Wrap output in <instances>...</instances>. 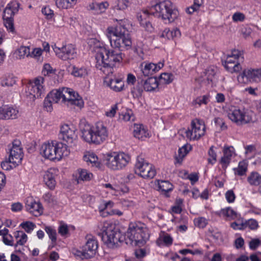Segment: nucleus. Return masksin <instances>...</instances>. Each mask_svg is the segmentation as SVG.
Here are the masks:
<instances>
[{
  "mask_svg": "<svg viewBox=\"0 0 261 261\" xmlns=\"http://www.w3.org/2000/svg\"><path fill=\"white\" fill-rule=\"evenodd\" d=\"M88 43L91 49L95 53L96 66L107 74L104 83L115 92H120L125 89L124 83L121 77L111 76L113 68L122 60L120 51L110 49L105 45L94 38L90 39Z\"/></svg>",
  "mask_w": 261,
  "mask_h": 261,
  "instance_id": "f257e3e1",
  "label": "nucleus"
},
{
  "mask_svg": "<svg viewBox=\"0 0 261 261\" xmlns=\"http://www.w3.org/2000/svg\"><path fill=\"white\" fill-rule=\"evenodd\" d=\"M116 21V24L107 28L105 34L109 39L112 47L119 48L121 50L128 49L132 45L128 31L124 27L122 20H117Z\"/></svg>",
  "mask_w": 261,
  "mask_h": 261,
  "instance_id": "f03ea898",
  "label": "nucleus"
},
{
  "mask_svg": "<svg viewBox=\"0 0 261 261\" xmlns=\"http://www.w3.org/2000/svg\"><path fill=\"white\" fill-rule=\"evenodd\" d=\"M80 130L82 139L89 144H101L108 138V128L102 122L91 125L82 121L80 123Z\"/></svg>",
  "mask_w": 261,
  "mask_h": 261,
  "instance_id": "7ed1b4c3",
  "label": "nucleus"
},
{
  "mask_svg": "<svg viewBox=\"0 0 261 261\" xmlns=\"http://www.w3.org/2000/svg\"><path fill=\"white\" fill-rule=\"evenodd\" d=\"M63 142L46 141L41 145L40 153L45 159L58 162L70 155L71 150Z\"/></svg>",
  "mask_w": 261,
  "mask_h": 261,
  "instance_id": "20e7f679",
  "label": "nucleus"
},
{
  "mask_svg": "<svg viewBox=\"0 0 261 261\" xmlns=\"http://www.w3.org/2000/svg\"><path fill=\"white\" fill-rule=\"evenodd\" d=\"M150 12L166 24L174 22L179 16L177 8L169 0L163 1L151 6Z\"/></svg>",
  "mask_w": 261,
  "mask_h": 261,
  "instance_id": "39448f33",
  "label": "nucleus"
},
{
  "mask_svg": "<svg viewBox=\"0 0 261 261\" xmlns=\"http://www.w3.org/2000/svg\"><path fill=\"white\" fill-rule=\"evenodd\" d=\"M59 103L70 108L81 109L84 102L82 97L73 89L63 87L54 90Z\"/></svg>",
  "mask_w": 261,
  "mask_h": 261,
  "instance_id": "423d86ee",
  "label": "nucleus"
},
{
  "mask_svg": "<svg viewBox=\"0 0 261 261\" xmlns=\"http://www.w3.org/2000/svg\"><path fill=\"white\" fill-rule=\"evenodd\" d=\"M96 230L98 235L101 236L104 244L109 248L116 247L118 243L121 241L120 232L115 225L110 222L103 221L98 223Z\"/></svg>",
  "mask_w": 261,
  "mask_h": 261,
  "instance_id": "0eeeda50",
  "label": "nucleus"
},
{
  "mask_svg": "<svg viewBox=\"0 0 261 261\" xmlns=\"http://www.w3.org/2000/svg\"><path fill=\"white\" fill-rule=\"evenodd\" d=\"M126 237L127 244L141 247L149 239L148 230L144 224L131 223L126 233Z\"/></svg>",
  "mask_w": 261,
  "mask_h": 261,
  "instance_id": "6e6552de",
  "label": "nucleus"
},
{
  "mask_svg": "<svg viewBox=\"0 0 261 261\" xmlns=\"http://www.w3.org/2000/svg\"><path fill=\"white\" fill-rule=\"evenodd\" d=\"M102 160L110 170L119 171L124 169L128 165L131 157L123 151H110L103 154Z\"/></svg>",
  "mask_w": 261,
  "mask_h": 261,
  "instance_id": "1a4fd4ad",
  "label": "nucleus"
},
{
  "mask_svg": "<svg viewBox=\"0 0 261 261\" xmlns=\"http://www.w3.org/2000/svg\"><path fill=\"white\" fill-rule=\"evenodd\" d=\"M227 115L229 120L237 125H243L252 122L254 113L248 109H240L230 106L227 111Z\"/></svg>",
  "mask_w": 261,
  "mask_h": 261,
  "instance_id": "9d476101",
  "label": "nucleus"
},
{
  "mask_svg": "<svg viewBox=\"0 0 261 261\" xmlns=\"http://www.w3.org/2000/svg\"><path fill=\"white\" fill-rule=\"evenodd\" d=\"M98 243L97 239L92 236H87L86 243L81 249L74 250V255L80 259H88L94 256L97 252Z\"/></svg>",
  "mask_w": 261,
  "mask_h": 261,
  "instance_id": "9b49d317",
  "label": "nucleus"
},
{
  "mask_svg": "<svg viewBox=\"0 0 261 261\" xmlns=\"http://www.w3.org/2000/svg\"><path fill=\"white\" fill-rule=\"evenodd\" d=\"M44 79L38 76L29 81L23 82L25 86V93L27 96L34 100L36 98H41L45 91Z\"/></svg>",
  "mask_w": 261,
  "mask_h": 261,
  "instance_id": "f8f14e48",
  "label": "nucleus"
},
{
  "mask_svg": "<svg viewBox=\"0 0 261 261\" xmlns=\"http://www.w3.org/2000/svg\"><path fill=\"white\" fill-rule=\"evenodd\" d=\"M75 130V127L72 124H64L61 126L60 138L68 147L69 150L75 147L77 144L78 140Z\"/></svg>",
  "mask_w": 261,
  "mask_h": 261,
  "instance_id": "ddd939ff",
  "label": "nucleus"
},
{
  "mask_svg": "<svg viewBox=\"0 0 261 261\" xmlns=\"http://www.w3.org/2000/svg\"><path fill=\"white\" fill-rule=\"evenodd\" d=\"M135 172L144 179L153 178L156 174L154 166L141 158L137 159L135 165Z\"/></svg>",
  "mask_w": 261,
  "mask_h": 261,
  "instance_id": "4468645a",
  "label": "nucleus"
},
{
  "mask_svg": "<svg viewBox=\"0 0 261 261\" xmlns=\"http://www.w3.org/2000/svg\"><path fill=\"white\" fill-rule=\"evenodd\" d=\"M204 122L199 119H194L191 123V127L185 132L186 138L190 141L200 139L205 133Z\"/></svg>",
  "mask_w": 261,
  "mask_h": 261,
  "instance_id": "2eb2a0df",
  "label": "nucleus"
},
{
  "mask_svg": "<svg viewBox=\"0 0 261 261\" xmlns=\"http://www.w3.org/2000/svg\"><path fill=\"white\" fill-rule=\"evenodd\" d=\"M239 83H257L261 81V68H247L238 76Z\"/></svg>",
  "mask_w": 261,
  "mask_h": 261,
  "instance_id": "dca6fc26",
  "label": "nucleus"
},
{
  "mask_svg": "<svg viewBox=\"0 0 261 261\" xmlns=\"http://www.w3.org/2000/svg\"><path fill=\"white\" fill-rule=\"evenodd\" d=\"M241 52L238 50H233L230 54L226 56L223 64L225 68L229 72H239L241 66L239 63V59L241 57Z\"/></svg>",
  "mask_w": 261,
  "mask_h": 261,
  "instance_id": "f3484780",
  "label": "nucleus"
},
{
  "mask_svg": "<svg viewBox=\"0 0 261 261\" xmlns=\"http://www.w3.org/2000/svg\"><path fill=\"white\" fill-rule=\"evenodd\" d=\"M52 48L56 55L64 61L74 59L77 56L76 48L71 44L63 45L61 48L55 44L52 45Z\"/></svg>",
  "mask_w": 261,
  "mask_h": 261,
  "instance_id": "a211bd4d",
  "label": "nucleus"
},
{
  "mask_svg": "<svg viewBox=\"0 0 261 261\" xmlns=\"http://www.w3.org/2000/svg\"><path fill=\"white\" fill-rule=\"evenodd\" d=\"M25 210L35 217L41 216L43 213L42 204L35 200L32 197H28L24 201Z\"/></svg>",
  "mask_w": 261,
  "mask_h": 261,
  "instance_id": "6ab92c4d",
  "label": "nucleus"
},
{
  "mask_svg": "<svg viewBox=\"0 0 261 261\" xmlns=\"http://www.w3.org/2000/svg\"><path fill=\"white\" fill-rule=\"evenodd\" d=\"M8 157L1 163L2 168L9 171L16 167V146L13 142L12 146L9 148Z\"/></svg>",
  "mask_w": 261,
  "mask_h": 261,
  "instance_id": "aec40b11",
  "label": "nucleus"
},
{
  "mask_svg": "<svg viewBox=\"0 0 261 261\" xmlns=\"http://www.w3.org/2000/svg\"><path fill=\"white\" fill-rule=\"evenodd\" d=\"M59 174V170L56 168H50L44 171L43 174V181L48 189L53 190L55 189L56 178Z\"/></svg>",
  "mask_w": 261,
  "mask_h": 261,
  "instance_id": "412c9836",
  "label": "nucleus"
},
{
  "mask_svg": "<svg viewBox=\"0 0 261 261\" xmlns=\"http://www.w3.org/2000/svg\"><path fill=\"white\" fill-rule=\"evenodd\" d=\"M164 65V61H160L158 63L143 62L140 65V68L144 76L154 74L161 70Z\"/></svg>",
  "mask_w": 261,
  "mask_h": 261,
  "instance_id": "4be33fe9",
  "label": "nucleus"
},
{
  "mask_svg": "<svg viewBox=\"0 0 261 261\" xmlns=\"http://www.w3.org/2000/svg\"><path fill=\"white\" fill-rule=\"evenodd\" d=\"M15 8L12 7L9 4L5 8L3 14L4 25L8 31L12 33H14L15 31L13 17L15 15Z\"/></svg>",
  "mask_w": 261,
  "mask_h": 261,
  "instance_id": "5701e85b",
  "label": "nucleus"
},
{
  "mask_svg": "<svg viewBox=\"0 0 261 261\" xmlns=\"http://www.w3.org/2000/svg\"><path fill=\"white\" fill-rule=\"evenodd\" d=\"M43 49L40 47H34L30 51V57L34 59L35 60L42 62L43 61L42 57L43 52L49 53L50 51V46L48 43L43 42L42 44Z\"/></svg>",
  "mask_w": 261,
  "mask_h": 261,
  "instance_id": "b1692460",
  "label": "nucleus"
},
{
  "mask_svg": "<svg viewBox=\"0 0 261 261\" xmlns=\"http://www.w3.org/2000/svg\"><path fill=\"white\" fill-rule=\"evenodd\" d=\"M74 180L77 182L87 181L92 179L93 177V174L85 169L79 168L77 169L73 174Z\"/></svg>",
  "mask_w": 261,
  "mask_h": 261,
  "instance_id": "393cba45",
  "label": "nucleus"
},
{
  "mask_svg": "<svg viewBox=\"0 0 261 261\" xmlns=\"http://www.w3.org/2000/svg\"><path fill=\"white\" fill-rule=\"evenodd\" d=\"M235 156V150L232 146L224 147L223 149V155L220 160V163L222 164V167L226 168L232 158Z\"/></svg>",
  "mask_w": 261,
  "mask_h": 261,
  "instance_id": "a878e982",
  "label": "nucleus"
},
{
  "mask_svg": "<svg viewBox=\"0 0 261 261\" xmlns=\"http://www.w3.org/2000/svg\"><path fill=\"white\" fill-rule=\"evenodd\" d=\"M83 160L88 165L92 167L98 169H100L102 167V164L97 156L92 152H85L83 156Z\"/></svg>",
  "mask_w": 261,
  "mask_h": 261,
  "instance_id": "bb28decb",
  "label": "nucleus"
},
{
  "mask_svg": "<svg viewBox=\"0 0 261 261\" xmlns=\"http://www.w3.org/2000/svg\"><path fill=\"white\" fill-rule=\"evenodd\" d=\"M144 90L146 91H156L159 86V80L156 77H150L142 81Z\"/></svg>",
  "mask_w": 261,
  "mask_h": 261,
  "instance_id": "cd10ccee",
  "label": "nucleus"
},
{
  "mask_svg": "<svg viewBox=\"0 0 261 261\" xmlns=\"http://www.w3.org/2000/svg\"><path fill=\"white\" fill-rule=\"evenodd\" d=\"M133 134L135 138L142 140L149 137V136L146 128L141 124H134Z\"/></svg>",
  "mask_w": 261,
  "mask_h": 261,
  "instance_id": "c85d7f7f",
  "label": "nucleus"
},
{
  "mask_svg": "<svg viewBox=\"0 0 261 261\" xmlns=\"http://www.w3.org/2000/svg\"><path fill=\"white\" fill-rule=\"evenodd\" d=\"M102 187L106 189V192L112 195L118 196L121 194V193H124L128 191L127 188L124 189H121L119 186L116 184H111L107 183L102 185Z\"/></svg>",
  "mask_w": 261,
  "mask_h": 261,
  "instance_id": "c756f323",
  "label": "nucleus"
},
{
  "mask_svg": "<svg viewBox=\"0 0 261 261\" xmlns=\"http://www.w3.org/2000/svg\"><path fill=\"white\" fill-rule=\"evenodd\" d=\"M53 103H59L54 90L50 91L45 98L43 103L44 108L47 111L51 112L53 110L52 105Z\"/></svg>",
  "mask_w": 261,
  "mask_h": 261,
  "instance_id": "7c9ffc66",
  "label": "nucleus"
},
{
  "mask_svg": "<svg viewBox=\"0 0 261 261\" xmlns=\"http://www.w3.org/2000/svg\"><path fill=\"white\" fill-rule=\"evenodd\" d=\"M192 147L189 144H186L179 148L178 151V155L176 157V162L180 164L184 158L192 150Z\"/></svg>",
  "mask_w": 261,
  "mask_h": 261,
  "instance_id": "2f4dec72",
  "label": "nucleus"
},
{
  "mask_svg": "<svg viewBox=\"0 0 261 261\" xmlns=\"http://www.w3.org/2000/svg\"><path fill=\"white\" fill-rule=\"evenodd\" d=\"M173 243V239L167 233H162L156 241L157 244L161 247L169 246Z\"/></svg>",
  "mask_w": 261,
  "mask_h": 261,
  "instance_id": "473e14b6",
  "label": "nucleus"
},
{
  "mask_svg": "<svg viewBox=\"0 0 261 261\" xmlns=\"http://www.w3.org/2000/svg\"><path fill=\"white\" fill-rule=\"evenodd\" d=\"M71 74L76 77H85L88 74L87 69L84 67H71Z\"/></svg>",
  "mask_w": 261,
  "mask_h": 261,
  "instance_id": "72a5a7b5",
  "label": "nucleus"
},
{
  "mask_svg": "<svg viewBox=\"0 0 261 261\" xmlns=\"http://www.w3.org/2000/svg\"><path fill=\"white\" fill-rule=\"evenodd\" d=\"M220 214L221 216L227 217L230 219H234L239 217V214L230 207H227L222 209Z\"/></svg>",
  "mask_w": 261,
  "mask_h": 261,
  "instance_id": "f704fd0d",
  "label": "nucleus"
},
{
  "mask_svg": "<svg viewBox=\"0 0 261 261\" xmlns=\"http://www.w3.org/2000/svg\"><path fill=\"white\" fill-rule=\"evenodd\" d=\"M248 168V162L243 160L239 163L237 167L234 168L233 170L236 175L242 176L246 174Z\"/></svg>",
  "mask_w": 261,
  "mask_h": 261,
  "instance_id": "c9c22d12",
  "label": "nucleus"
},
{
  "mask_svg": "<svg viewBox=\"0 0 261 261\" xmlns=\"http://www.w3.org/2000/svg\"><path fill=\"white\" fill-rule=\"evenodd\" d=\"M247 181L251 186H258L261 184V175L257 172H252L248 175Z\"/></svg>",
  "mask_w": 261,
  "mask_h": 261,
  "instance_id": "e433bc0d",
  "label": "nucleus"
},
{
  "mask_svg": "<svg viewBox=\"0 0 261 261\" xmlns=\"http://www.w3.org/2000/svg\"><path fill=\"white\" fill-rule=\"evenodd\" d=\"M15 110L8 106L0 108V120L9 119L14 113Z\"/></svg>",
  "mask_w": 261,
  "mask_h": 261,
  "instance_id": "4c0bfd02",
  "label": "nucleus"
},
{
  "mask_svg": "<svg viewBox=\"0 0 261 261\" xmlns=\"http://www.w3.org/2000/svg\"><path fill=\"white\" fill-rule=\"evenodd\" d=\"M203 81H206L208 83H213L216 80V72L212 67H209L202 75Z\"/></svg>",
  "mask_w": 261,
  "mask_h": 261,
  "instance_id": "58836bf2",
  "label": "nucleus"
},
{
  "mask_svg": "<svg viewBox=\"0 0 261 261\" xmlns=\"http://www.w3.org/2000/svg\"><path fill=\"white\" fill-rule=\"evenodd\" d=\"M77 0H56L57 6L60 9H68L76 3Z\"/></svg>",
  "mask_w": 261,
  "mask_h": 261,
  "instance_id": "ea45409f",
  "label": "nucleus"
},
{
  "mask_svg": "<svg viewBox=\"0 0 261 261\" xmlns=\"http://www.w3.org/2000/svg\"><path fill=\"white\" fill-rule=\"evenodd\" d=\"M152 14L149 10L147 9H142L137 13L136 17L141 25H144V22L147 20L149 14Z\"/></svg>",
  "mask_w": 261,
  "mask_h": 261,
  "instance_id": "a19ab883",
  "label": "nucleus"
},
{
  "mask_svg": "<svg viewBox=\"0 0 261 261\" xmlns=\"http://www.w3.org/2000/svg\"><path fill=\"white\" fill-rule=\"evenodd\" d=\"M109 4L107 2L101 3H93L89 5V8L91 10H95L97 13H101L104 12L109 7Z\"/></svg>",
  "mask_w": 261,
  "mask_h": 261,
  "instance_id": "79ce46f5",
  "label": "nucleus"
},
{
  "mask_svg": "<svg viewBox=\"0 0 261 261\" xmlns=\"http://www.w3.org/2000/svg\"><path fill=\"white\" fill-rule=\"evenodd\" d=\"M218 148L216 146H212L208 151V158L207 159L208 163L211 165H214L217 161V153L218 152Z\"/></svg>",
  "mask_w": 261,
  "mask_h": 261,
  "instance_id": "37998d69",
  "label": "nucleus"
},
{
  "mask_svg": "<svg viewBox=\"0 0 261 261\" xmlns=\"http://www.w3.org/2000/svg\"><path fill=\"white\" fill-rule=\"evenodd\" d=\"M157 182L159 190L163 192L167 193L173 190V185L168 181L158 180Z\"/></svg>",
  "mask_w": 261,
  "mask_h": 261,
  "instance_id": "c03bdc74",
  "label": "nucleus"
},
{
  "mask_svg": "<svg viewBox=\"0 0 261 261\" xmlns=\"http://www.w3.org/2000/svg\"><path fill=\"white\" fill-rule=\"evenodd\" d=\"M210 100V94H205L198 96L193 100L192 103L194 106L200 107L201 105H206Z\"/></svg>",
  "mask_w": 261,
  "mask_h": 261,
  "instance_id": "a18cd8bd",
  "label": "nucleus"
},
{
  "mask_svg": "<svg viewBox=\"0 0 261 261\" xmlns=\"http://www.w3.org/2000/svg\"><path fill=\"white\" fill-rule=\"evenodd\" d=\"M19 228L24 230L26 232L31 233L36 228V224L30 221H24L21 223Z\"/></svg>",
  "mask_w": 261,
  "mask_h": 261,
  "instance_id": "49530a36",
  "label": "nucleus"
},
{
  "mask_svg": "<svg viewBox=\"0 0 261 261\" xmlns=\"http://www.w3.org/2000/svg\"><path fill=\"white\" fill-rule=\"evenodd\" d=\"M159 80V85L161 84H168L173 80V76L171 73L164 72L162 73Z\"/></svg>",
  "mask_w": 261,
  "mask_h": 261,
  "instance_id": "de8ad7c7",
  "label": "nucleus"
},
{
  "mask_svg": "<svg viewBox=\"0 0 261 261\" xmlns=\"http://www.w3.org/2000/svg\"><path fill=\"white\" fill-rule=\"evenodd\" d=\"M114 206V203L112 201H102L99 205L98 209L100 213H102L101 215L103 216H106L107 215L105 214V211H108V209L111 208Z\"/></svg>",
  "mask_w": 261,
  "mask_h": 261,
  "instance_id": "09e8293b",
  "label": "nucleus"
},
{
  "mask_svg": "<svg viewBox=\"0 0 261 261\" xmlns=\"http://www.w3.org/2000/svg\"><path fill=\"white\" fill-rule=\"evenodd\" d=\"M70 228H74L72 226H68L67 224L61 222L58 228L59 233L62 236H66L68 234Z\"/></svg>",
  "mask_w": 261,
  "mask_h": 261,
  "instance_id": "8fccbe9b",
  "label": "nucleus"
},
{
  "mask_svg": "<svg viewBox=\"0 0 261 261\" xmlns=\"http://www.w3.org/2000/svg\"><path fill=\"white\" fill-rule=\"evenodd\" d=\"M56 69L53 68L48 63L44 64L42 70V74L44 76H53L55 74Z\"/></svg>",
  "mask_w": 261,
  "mask_h": 261,
  "instance_id": "3c124183",
  "label": "nucleus"
},
{
  "mask_svg": "<svg viewBox=\"0 0 261 261\" xmlns=\"http://www.w3.org/2000/svg\"><path fill=\"white\" fill-rule=\"evenodd\" d=\"M45 230L51 241L54 243L56 242L57 240V232L56 230L51 226H46Z\"/></svg>",
  "mask_w": 261,
  "mask_h": 261,
  "instance_id": "603ef678",
  "label": "nucleus"
},
{
  "mask_svg": "<svg viewBox=\"0 0 261 261\" xmlns=\"http://www.w3.org/2000/svg\"><path fill=\"white\" fill-rule=\"evenodd\" d=\"M202 4L203 0H194V5L187 9V12L189 14L193 13L199 9Z\"/></svg>",
  "mask_w": 261,
  "mask_h": 261,
  "instance_id": "864d4df0",
  "label": "nucleus"
},
{
  "mask_svg": "<svg viewBox=\"0 0 261 261\" xmlns=\"http://www.w3.org/2000/svg\"><path fill=\"white\" fill-rule=\"evenodd\" d=\"M118 110V105L115 104L112 106L105 111V115L109 118H113L115 116V114Z\"/></svg>",
  "mask_w": 261,
  "mask_h": 261,
  "instance_id": "5fc2aeb1",
  "label": "nucleus"
},
{
  "mask_svg": "<svg viewBox=\"0 0 261 261\" xmlns=\"http://www.w3.org/2000/svg\"><path fill=\"white\" fill-rule=\"evenodd\" d=\"M133 117V112L130 110H127L125 112H122L119 116V119L124 121H130Z\"/></svg>",
  "mask_w": 261,
  "mask_h": 261,
  "instance_id": "6e6d98bb",
  "label": "nucleus"
},
{
  "mask_svg": "<svg viewBox=\"0 0 261 261\" xmlns=\"http://www.w3.org/2000/svg\"><path fill=\"white\" fill-rule=\"evenodd\" d=\"M28 240L27 235L22 231H17V244L23 245Z\"/></svg>",
  "mask_w": 261,
  "mask_h": 261,
  "instance_id": "4d7b16f0",
  "label": "nucleus"
},
{
  "mask_svg": "<svg viewBox=\"0 0 261 261\" xmlns=\"http://www.w3.org/2000/svg\"><path fill=\"white\" fill-rule=\"evenodd\" d=\"M194 223L196 226L200 228H204L207 225V221L204 217H198L194 220Z\"/></svg>",
  "mask_w": 261,
  "mask_h": 261,
  "instance_id": "13d9d810",
  "label": "nucleus"
},
{
  "mask_svg": "<svg viewBox=\"0 0 261 261\" xmlns=\"http://www.w3.org/2000/svg\"><path fill=\"white\" fill-rule=\"evenodd\" d=\"M245 228L248 227L250 229L256 230L258 227V222L255 219H250L247 221H246L245 222Z\"/></svg>",
  "mask_w": 261,
  "mask_h": 261,
  "instance_id": "bf43d9fd",
  "label": "nucleus"
},
{
  "mask_svg": "<svg viewBox=\"0 0 261 261\" xmlns=\"http://www.w3.org/2000/svg\"><path fill=\"white\" fill-rule=\"evenodd\" d=\"M130 5L129 0H117L116 8L118 10H124Z\"/></svg>",
  "mask_w": 261,
  "mask_h": 261,
  "instance_id": "052dcab7",
  "label": "nucleus"
},
{
  "mask_svg": "<svg viewBox=\"0 0 261 261\" xmlns=\"http://www.w3.org/2000/svg\"><path fill=\"white\" fill-rule=\"evenodd\" d=\"M30 49L29 47L22 46L19 48L17 55H18L20 58H23L25 56L30 57Z\"/></svg>",
  "mask_w": 261,
  "mask_h": 261,
  "instance_id": "680f3d73",
  "label": "nucleus"
},
{
  "mask_svg": "<svg viewBox=\"0 0 261 261\" xmlns=\"http://www.w3.org/2000/svg\"><path fill=\"white\" fill-rule=\"evenodd\" d=\"M245 153L246 155L249 158L253 156L256 152L255 147L254 145H252L246 146L245 147Z\"/></svg>",
  "mask_w": 261,
  "mask_h": 261,
  "instance_id": "e2e57ef3",
  "label": "nucleus"
},
{
  "mask_svg": "<svg viewBox=\"0 0 261 261\" xmlns=\"http://www.w3.org/2000/svg\"><path fill=\"white\" fill-rule=\"evenodd\" d=\"M16 83L15 77L13 76H9L5 80H4L2 84L3 86H12Z\"/></svg>",
  "mask_w": 261,
  "mask_h": 261,
  "instance_id": "0e129e2a",
  "label": "nucleus"
},
{
  "mask_svg": "<svg viewBox=\"0 0 261 261\" xmlns=\"http://www.w3.org/2000/svg\"><path fill=\"white\" fill-rule=\"evenodd\" d=\"M1 236H3L4 243L8 245L12 246L13 244V239L11 235L8 234V229H6V232Z\"/></svg>",
  "mask_w": 261,
  "mask_h": 261,
  "instance_id": "69168bd1",
  "label": "nucleus"
},
{
  "mask_svg": "<svg viewBox=\"0 0 261 261\" xmlns=\"http://www.w3.org/2000/svg\"><path fill=\"white\" fill-rule=\"evenodd\" d=\"M126 82V87L128 86L132 88L137 82L136 76L132 73H128L127 75Z\"/></svg>",
  "mask_w": 261,
  "mask_h": 261,
  "instance_id": "338daca9",
  "label": "nucleus"
},
{
  "mask_svg": "<svg viewBox=\"0 0 261 261\" xmlns=\"http://www.w3.org/2000/svg\"><path fill=\"white\" fill-rule=\"evenodd\" d=\"M245 19V15L240 12L234 13L232 16V19L234 22H242Z\"/></svg>",
  "mask_w": 261,
  "mask_h": 261,
  "instance_id": "774afa93",
  "label": "nucleus"
}]
</instances>
